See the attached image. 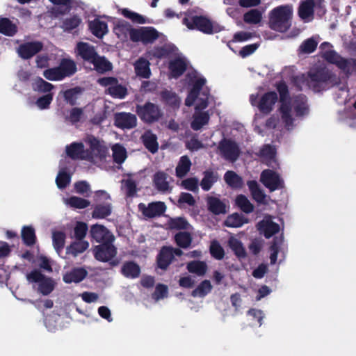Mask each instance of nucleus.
I'll use <instances>...</instances> for the list:
<instances>
[{
    "label": "nucleus",
    "instance_id": "nucleus-1",
    "mask_svg": "<svg viewBox=\"0 0 356 356\" xmlns=\"http://www.w3.org/2000/svg\"><path fill=\"white\" fill-rule=\"evenodd\" d=\"M309 88L316 92L340 83V79L326 67L317 68L308 72Z\"/></svg>",
    "mask_w": 356,
    "mask_h": 356
},
{
    "label": "nucleus",
    "instance_id": "nucleus-2",
    "mask_svg": "<svg viewBox=\"0 0 356 356\" xmlns=\"http://www.w3.org/2000/svg\"><path fill=\"white\" fill-rule=\"evenodd\" d=\"M292 9L289 6H280L273 9L269 15V24L271 29L284 33L291 26L290 19Z\"/></svg>",
    "mask_w": 356,
    "mask_h": 356
},
{
    "label": "nucleus",
    "instance_id": "nucleus-3",
    "mask_svg": "<svg viewBox=\"0 0 356 356\" xmlns=\"http://www.w3.org/2000/svg\"><path fill=\"white\" fill-rule=\"evenodd\" d=\"M183 24L188 29H197L205 34H213L220 31L218 26H214L213 22L205 16L194 15L191 17H184Z\"/></svg>",
    "mask_w": 356,
    "mask_h": 356
},
{
    "label": "nucleus",
    "instance_id": "nucleus-4",
    "mask_svg": "<svg viewBox=\"0 0 356 356\" xmlns=\"http://www.w3.org/2000/svg\"><path fill=\"white\" fill-rule=\"evenodd\" d=\"M322 57L327 62L335 65L346 74L356 72V58H345L334 50L325 51Z\"/></svg>",
    "mask_w": 356,
    "mask_h": 356
},
{
    "label": "nucleus",
    "instance_id": "nucleus-5",
    "mask_svg": "<svg viewBox=\"0 0 356 356\" xmlns=\"http://www.w3.org/2000/svg\"><path fill=\"white\" fill-rule=\"evenodd\" d=\"M114 241H111L95 245L93 248L95 258L102 262H110L112 266L118 264V260H112L117 254V248L113 244Z\"/></svg>",
    "mask_w": 356,
    "mask_h": 356
},
{
    "label": "nucleus",
    "instance_id": "nucleus-6",
    "mask_svg": "<svg viewBox=\"0 0 356 356\" xmlns=\"http://www.w3.org/2000/svg\"><path fill=\"white\" fill-rule=\"evenodd\" d=\"M29 282L38 283V292L43 296L50 294L54 289L55 283L52 278L45 276L39 270H33L26 275Z\"/></svg>",
    "mask_w": 356,
    "mask_h": 356
},
{
    "label": "nucleus",
    "instance_id": "nucleus-7",
    "mask_svg": "<svg viewBox=\"0 0 356 356\" xmlns=\"http://www.w3.org/2000/svg\"><path fill=\"white\" fill-rule=\"evenodd\" d=\"M136 113L142 121L146 123L157 122L162 116L159 107L152 102H146L144 105H137Z\"/></svg>",
    "mask_w": 356,
    "mask_h": 356
},
{
    "label": "nucleus",
    "instance_id": "nucleus-8",
    "mask_svg": "<svg viewBox=\"0 0 356 356\" xmlns=\"http://www.w3.org/2000/svg\"><path fill=\"white\" fill-rule=\"evenodd\" d=\"M218 148L221 156L231 162H235L241 154L238 145L230 138H222L219 142Z\"/></svg>",
    "mask_w": 356,
    "mask_h": 356
},
{
    "label": "nucleus",
    "instance_id": "nucleus-9",
    "mask_svg": "<svg viewBox=\"0 0 356 356\" xmlns=\"http://www.w3.org/2000/svg\"><path fill=\"white\" fill-rule=\"evenodd\" d=\"M159 38V33L154 27L142 26L133 31L131 41L147 44L153 43Z\"/></svg>",
    "mask_w": 356,
    "mask_h": 356
},
{
    "label": "nucleus",
    "instance_id": "nucleus-10",
    "mask_svg": "<svg viewBox=\"0 0 356 356\" xmlns=\"http://www.w3.org/2000/svg\"><path fill=\"white\" fill-rule=\"evenodd\" d=\"M260 181L270 191L284 188V181L280 175L273 170H263L261 173Z\"/></svg>",
    "mask_w": 356,
    "mask_h": 356
},
{
    "label": "nucleus",
    "instance_id": "nucleus-11",
    "mask_svg": "<svg viewBox=\"0 0 356 356\" xmlns=\"http://www.w3.org/2000/svg\"><path fill=\"white\" fill-rule=\"evenodd\" d=\"M315 8H322L321 0L317 2L314 0L301 1L298 8V15L304 22H309L314 19Z\"/></svg>",
    "mask_w": 356,
    "mask_h": 356
},
{
    "label": "nucleus",
    "instance_id": "nucleus-12",
    "mask_svg": "<svg viewBox=\"0 0 356 356\" xmlns=\"http://www.w3.org/2000/svg\"><path fill=\"white\" fill-rule=\"evenodd\" d=\"M138 208L143 215L147 218L160 217L164 214L167 209L165 203L161 201L150 202L147 206L140 203Z\"/></svg>",
    "mask_w": 356,
    "mask_h": 356
},
{
    "label": "nucleus",
    "instance_id": "nucleus-13",
    "mask_svg": "<svg viewBox=\"0 0 356 356\" xmlns=\"http://www.w3.org/2000/svg\"><path fill=\"white\" fill-rule=\"evenodd\" d=\"M43 44L40 41L26 42L21 44L17 48V53L20 58L28 60L42 51Z\"/></svg>",
    "mask_w": 356,
    "mask_h": 356
},
{
    "label": "nucleus",
    "instance_id": "nucleus-14",
    "mask_svg": "<svg viewBox=\"0 0 356 356\" xmlns=\"http://www.w3.org/2000/svg\"><path fill=\"white\" fill-rule=\"evenodd\" d=\"M114 125L121 129H131L136 127L137 118L131 113L118 112L114 114Z\"/></svg>",
    "mask_w": 356,
    "mask_h": 356
},
{
    "label": "nucleus",
    "instance_id": "nucleus-15",
    "mask_svg": "<svg viewBox=\"0 0 356 356\" xmlns=\"http://www.w3.org/2000/svg\"><path fill=\"white\" fill-rule=\"evenodd\" d=\"M75 53L77 57L90 64L98 54L93 45L86 42H77Z\"/></svg>",
    "mask_w": 356,
    "mask_h": 356
},
{
    "label": "nucleus",
    "instance_id": "nucleus-16",
    "mask_svg": "<svg viewBox=\"0 0 356 356\" xmlns=\"http://www.w3.org/2000/svg\"><path fill=\"white\" fill-rule=\"evenodd\" d=\"M91 238L100 244L115 240L114 235L104 225L95 224L90 230Z\"/></svg>",
    "mask_w": 356,
    "mask_h": 356
},
{
    "label": "nucleus",
    "instance_id": "nucleus-17",
    "mask_svg": "<svg viewBox=\"0 0 356 356\" xmlns=\"http://www.w3.org/2000/svg\"><path fill=\"white\" fill-rule=\"evenodd\" d=\"M66 154L72 160H84L89 158V150H85L82 143L74 142L67 145Z\"/></svg>",
    "mask_w": 356,
    "mask_h": 356
},
{
    "label": "nucleus",
    "instance_id": "nucleus-18",
    "mask_svg": "<svg viewBox=\"0 0 356 356\" xmlns=\"http://www.w3.org/2000/svg\"><path fill=\"white\" fill-rule=\"evenodd\" d=\"M277 95L275 91L264 93L258 104V108L264 114L270 113L277 101Z\"/></svg>",
    "mask_w": 356,
    "mask_h": 356
},
{
    "label": "nucleus",
    "instance_id": "nucleus-19",
    "mask_svg": "<svg viewBox=\"0 0 356 356\" xmlns=\"http://www.w3.org/2000/svg\"><path fill=\"white\" fill-rule=\"evenodd\" d=\"M173 260L174 257L170 246H163L156 256L157 267L163 270H166Z\"/></svg>",
    "mask_w": 356,
    "mask_h": 356
},
{
    "label": "nucleus",
    "instance_id": "nucleus-20",
    "mask_svg": "<svg viewBox=\"0 0 356 356\" xmlns=\"http://www.w3.org/2000/svg\"><path fill=\"white\" fill-rule=\"evenodd\" d=\"M170 178L168 174L163 171H157L153 176V184L155 188L163 193L170 192L171 188L168 179Z\"/></svg>",
    "mask_w": 356,
    "mask_h": 356
},
{
    "label": "nucleus",
    "instance_id": "nucleus-21",
    "mask_svg": "<svg viewBox=\"0 0 356 356\" xmlns=\"http://www.w3.org/2000/svg\"><path fill=\"white\" fill-rule=\"evenodd\" d=\"M88 275V271L82 268L77 267L72 268L70 271L67 272L63 277L64 282L67 284L79 283L83 281Z\"/></svg>",
    "mask_w": 356,
    "mask_h": 356
},
{
    "label": "nucleus",
    "instance_id": "nucleus-22",
    "mask_svg": "<svg viewBox=\"0 0 356 356\" xmlns=\"http://www.w3.org/2000/svg\"><path fill=\"white\" fill-rule=\"evenodd\" d=\"M206 201L208 210L213 214L220 215L227 213V206L225 203L218 197L208 196Z\"/></svg>",
    "mask_w": 356,
    "mask_h": 356
},
{
    "label": "nucleus",
    "instance_id": "nucleus-23",
    "mask_svg": "<svg viewBox=\"0 0 356 356\" xmlns=\"http://www.w3.org/2000/svg\"><path fill=\"white\" fill-rule=\"evenodd\" d=\"M168 68L172 76L177 79L186 72L187 64L183 58H176L170 61Z\"/></svg>",
    "mask_w": 356,
    "mask_h": 356
},
{
    "label": "nucleus",
    "instance_id": "nucleus-24",
    "mask_svg": "<svg viewBox=\"0 0 356 356\" xmlns=\"http://www.w3.org/2000/svg\"><path fill=\"white\" fill-rule=\"evenodd\" d=\"M162 102L174 109L179 108L181 99L173 91L165 89L160 93Z\"/></svg>",
    "mask_w": 356,
    "mask_h": 356
},
{
    "label": "nucleus",
    "instance_id": "nucleus-25",
    "mask_svg": "<svg viewBox=\"0 0 356 356\" xmlns=\"http://www.w3.org/2000/svg\"><path fill=\"white\" fill-rule=\"evenodd\" d=\"M145 147L152 154L156 153L159 149L157 136L151 131H145L141 136Z\"/></svg>",
    "mask_w": 356,
    "mask_h": 356
},
{
    "label": "nucleus",
    "instance_id": "nucleus-26",
    "mask_svg": "<svg viewBox=\"0 0 356 356\" xmlns=\"http://www.w3.org/2000/svg\"><path fill=\"white\" fill-rule=\"evenodd\" d=\"M58 67L64 79L72 76L77 71L76 63L70 58H62L58 65Z\"/></svg>",
    "mask_w": 356,
    "mask_h": 356
},
{
    "label": "nucleus",
    "instance_id": "nucleus-27",
    "mask_svg": "<svg viewBox=\"0 0 356 356\" xmlns=\"http://www.w3.org/2000/svg\"><path fill=\"white\" fill-rule=\"evenodd\" d=\"M89 29L92 33L98 38H102L108 31L107 23L99 19L90 22Z\"/></svg>",
    "mask_w": 356,
    "mask_h": 356
},
{
    "label": "nucleus",
    "instance_id": "nucleus-28",
    "mask_svg": "<svg viewBox=\"0 0 356 356\" xmlns=\"http://www.w3.org/2000/svg\"><path fill=\"white\" fill-rule=\"evenodd\" d=\"M121 273L125 277L135 279L139 277L140 268L134 261H126L122 266Z\"/></svg>",
    "mask_w": 356,
    "mask_h": 356
},
{
    "label": "nucleus",
    "instance_id": "nucleus-29",
    "mask_svg": "<svg viewBox=\"0 0 356 356\" xmlns=\"http://www.w3.org/2000/svg\"><path fill=\"white\" fill-rule=\"evenodd\" d=\"M259 229L266 238H269L280 232L279 224L272 220H262L259 223Z\"/></svg>",
    "mask_w": 356,
    "mask_h": 356
},
{
    "label": "nucleus",
    "instance_id": "nucleus-30",
    "mask_svg": "<svg viewBox=\"0 0 356 356\" xmlns=\"http://www.w3.org/2000/svg\"><path fill=\"white\" fill-rule=\"evenodd\" d=\"M91 64L93 65L95 70L99 74L106 73L113 69L112 63L106 57L99 56L98 54Z\"/></svg>",
    "mask_w": 356,
    "mask_h": 356
},
{
    "label": "nucleus",
    "instance_id": "nucleus-31",
    "mask_svg": "<svg viewBox=\"0 0 356 356\" xmlns=\"http://www.w3.org/2000/svg\"><path fill=\"white\" fill-rule=\"evenodd\" d=\"M175 46L164 44L154 47L149 54L154 58L162 59L170 57L175 51Z\"/></svg>",
    "mask_w": 356,
    "mask_h": 356
},
{
    "label": "nucleus",
    "instance_id": "nucleus-32",
    "mask_svg": "<svg viewBox=\"0 0 356 356\" xmlns=\"http://www.w3.org/2000/svg\"><path fill=\"white\" fill-rule=\"evenodd\" d=\"M17 32V26L7 17L0 18V33L6 36H13Z\"/></svg>",
    "mask_w": 356,
    "mask_h": 356
},
{
    "label": "nucleus",
    "instance_id": "nucleus-33",
    "mask_svg": "<svg viewBox=\"0 0 356 356\" xmlns=\"http://www.w3.org/2000/svg\"><path fill=\"white\" fill-rule=\"evenodd\" d=\"M191 165V159L188 156H181L175 168L176 176L179 178L185 177L190 171Z\"/></svg>",
    "mask_w": 356,
    "mask_h": 356
},
{
    "label": "nucleus",
    "instance_id": "nucleus-34",
    "mask_svg": "<svg viewBox=\"0 0 356 356\" xmlns=\"http://www.w3.org/2000/svg\"><path fill=\"white\" fill-rule=\"evenodd\" d=\"M224 179L232 188H241L243 184L242 177L232 170H228L225 173Z\"/></svg>",
    "mask_w": 356,
    "mask_h": 356
},
{
    "label": "nucleus",
    "instance_id": "nucleus-35",
    "mask_svg": "<svg viewBox=\"0 0 356 356\" xmlns=\"http://www.w3.org/2000/svg\"><path fill=\"white\" fill-rule=\"evenodd\" d=\"M204 177L200 182V186L203 191H208L211 189L214 183L218 181V175L211 170H207L204 172Z\"/></svg>",
    "mask_w": 356,
    "mask_h": 356
},
{
    "label": "nucleus",
    "instance_id": "nucleus-36",
    "mask_svg": "<svg viewBox=\"0 0 356 356\" xmlns=\"http://www.w3.org/2000/svg\"><path fill=\"white\" fill-rule=\"evenodd\" d=\"M228 245L239 260L246 258L247 253L241 241L232 237L228 241Z\"/></svg>",
    "mask_w": 356,
    "mask_h": 356
},
{
    "label": "nucleus",
    "instance_id": "nucleus-37",
    "mask_svg": "<svg viewBox=\"0 0 356 356\" xmlns=\"http://www.w3.org/2000/svg\"><path fill=\"white\" fill-rule=\"evenodd\" d=\"M89 247V243L86 241L81 240L71 243L66 248V253L76 257L79 254L83 253Z\"/></svg>",
    "mask_w": 356,
    "mask_h": 356
},
{
    "label": "nucleus",
    "instance_id": "nucleus-38",
    "mask_svg": "<svg viewBox=\"0 0 356 356\" xmlns=\"http://www.w3.org/2000/svg\"><path fill=\"white\" fill-rule=\"evenodd\" d=\"M210 116L207 111L195 113L191 122V127L194 131L200 130L203 126L209 122Z\"/></svg>",
    "mask_w": 356,
    "mask_h": 356
},
{
    "label": "nucleus",
    "instance_id": "nucleus-39",
    "mask_svg": "<svg viewBox=\"0 0 356 356\" xmlns=\"http://www.w3.org/2000/svg\"><path fill=\"white\" fill-rule=\"evenodd\" d=\"M112 212V207L110 203L98 204L92 212V217L95 219H103L110 216Z\"/></svg>",
    "mask_w": 356,
    "mask_h": 356
},
{
    "label": "nucleus",
    "instance_id": "nucleus-40",
    "mask_svg": "<svg viewBox=\"0 0 356 356\" xmlns=\"http://www.w3.org/2000/svg\"><path fill=\"white\" fill-rule=\"evenodd\" d=\"M247 184L252 198L258 203H263L265 200L266 195L260 188L257 181L254 180L248 181Z\"/></svg>",
    "mask_w": 356,
    "mask_h": 356
},
{
    "label": "nucleus",
    "instance_id": "nucleus-41",
    "mask_svg": "<svg viewBox=\"0 0 356 356\" xmlns=\"http://www.w3.org/2000/svg\"><path fill=\"white\" fill-rule=\"evenodd\" d=\"M186 268L189 273L203 276L207 271V265L204 261H192L187 264Z\"/></svg>",
    "mask_w": 356,
    "mask_h": 356
},
{
    "label": "nucleus",
    "instance_id": "nucleus-42",
    "mask_svg": "<svg viewBox=\"0 0 356 356\" xmlns=\"http://www.w3.org/2000/svg\"><path fill=\"white\" fill-rule=\"evenodd\" d=\"M22 238L26 245H33L36 241L35 229L31 226H24L22 229Z\"/></svg>",
    "mask_w": 356,
    "mask_h": 356
},
{
    "label": "nucleus",
    "instance_id": "nucleus-43",
    "mask_svg": "<svg viewBox=\"0 0 356 356\" xmlns=\"http://www.w3.org/2000/svg\"><path fill=\"white\" fill-rule=\"evenodd\" d=\"M212 285L209 280H205L200 282V284L191 292L193 297L203 298L209 293L212 290Z\"/></svg>",
    "mask_w": 356,
    "mask_h": 356
},
{
    "label": "nucleus",
    "instance_id": "nucleus-44",
    "mask_svg": "<svg viewBox=\"0 0 356 356\" xmlns=\"http://www.w3.org/2000/svg\"><path fill=\"white\" fill-rule=\"evenodd\" d=\"M54 86L51 83L44 81L41 77H37L32 83V88L34 91L39 92L51 93V90Z\"/></svg>",
    "mask_w": 356,
    "mask_h": 356
},
{
    "label": "nucleus",
    "instance_id": "nucleus-45",
    "mask_svg": "<svg viewBox=\"0 0 356 356\" xmlns=\"http://www.w3.org/2000/svg\"><path fill=\"white\" fill-rule=\"evenodd\" d=\"M192 236L189 232H179L175 235L176 244L181 248H188L192 242Z\"/></svg>",
    "mask_w": 356,
    "mask_h": 356
},
{
    "label": "nucleus",
    "instance_id": "nucleus-46",
    "mask_svg": "<svg viewBox=\"0 0 356 356\" xmlns=\"http://www.w3.org/2000/svg\"><path fill=\"white\" fill-rule=\"evenodd\" d=\"M106 92L113 98L123 99L127 95V89L118 82L113 86L107 88Z\"/></svg>",
    "mask_w": 356,
    "mask_h": 356
},
{
    "label": "nucleus",
    "instance_id": "nucleus-47",
    "mask_svg": "<svg viewBox=\"0 0 356 356\" xmlns=\"http://www.w3.org/2000/svg\"><path fill=\"white\" fill-rule=\"evenodd\" d=\"M236 204L245 213H250L254 211V205L244 195H237L236 198Z\"/></svg>",
    "mask_w": 356,
    "mask_h": 356
},
{
    "label": "nucleus",
    "instance_id": "nucleus-48",
    "mask_svg": "<svg viewBox=\"0 0 356 356\" xmlns=\"http://www.w3.org/2000/svg\"><path fill=\"white\" fill-rule=\"evenodd\" d=\"M65 234L61 231H56L53 232L52 241L53 245L58 254L63 250L65 242Z\"/></svg>",
    "mask_w": 356,
    "mask_h": 356
},
{
    "label": "nucleus",
    "instance_id": "nucleus-49",
    "mask_svg": "<svg viewBox=\"0 0 356 356\" xmlns=\"http://www.w3.org/2000/svg\"><path fill=\"white\" fill-rule=\"evenodd\" d=\"M136 74L143 78H149L150 75V69L149 62L143 58H140L135 65Z\"/></svg>",
    "mask_w": 356,
    "mask_h": 356
},
{
    "label": "nucleus",
    "instance_id": "nucleus-50",
    "mask_svg": "<svg viewBox=\"0 0 356 356\" xmlns=\"http://www.w3.org/2000/svg\"><path fill=\"white\" fill-rule=\"evenodd\" d=\"M168 225L170 229L186 230L188 229L190 224L184 217H177L170 218L168 221Z\"/></svg>",
    "mask_w": 356,
    "mask_h": 356
},
{
    "label": "nucleus",
    "instance_id": "nucleus-51",
    "mask_svg": "<svg viewBox=\"0 0 356 356\" xmlns=\"http://www.w3.org/2000/svg\"><path fill=\"white\" fill-rule=\"evenodd\" d=\"M262 19V14L258 9H251L243 15V21L250 24H257Z\"/></svg>",
    "mask_w": 356,
    "mask_h": 356
},
{
    "label": "nucleus",
    "instance_id": "nucleus-52",
    "mask_svg": "<svg viewBox=\"0 0 356 356\" xmlns=\"http://www.w3.org/2000/svg\"><path fill=\"white\" fill-rule=\"evenodd\" d=\"M81 23V19L77 15H73L65 19L61 27L64 31L70 32L77 28Z\"/></svg>",
    "mask_w": 356,
    "mask_h": 356
},
{
    "label": "nucleus",
    "instance_id": "nucleus-53",
    "mask_svg": "<svg viewBox=\"0 0 356 356\" xmlns=\"http://www.w3.org/2000/svg\"><path fill=\"white\" fill-rule=\"evenodd\" d=\"M121 13L124 17L131 19L134 23L140 24L147 23V19L144 16L140 15L139 13L131 11L128 8L122 9Z\"/></svg>",
    "mask_w": 356,
    "mask_h": 356
},
{
    "label": "nucleus",
    "instance_id": "nucleus-54",
    "mask_svg": "<svg viewBox=\"0 0 356 356\" xmlns=\"http://www.w3.org/2000/svg\"><path fill=\"white\" fill-rule=\"evenodd\" d=\"M66 203L70 207L75 209H85L90 205V202L82 197L71 196L66 200Z\"/></svg>",
    "mask_w": 356,
    "mask_h": 356
},
{
    "label": "nucleus",
    "instance_id": "nucleus-55",
    "mask_svg": "<svg viewBox=\"0 0 356 356\" xmlns=\"http://www.w3.org/2000/svg\"><path fill=\"white\" fill-rule=\"evenodd\" d=\"M209 252L211 255L217 260H221L224 258L225 250L220 243L216 240L211 241Z\"/></svg>",
    "mask_w": 356,
    "mask_h": 356
},
{
    "label": "nucleus",
    "instance_id": "nucleus-56",
    "mask_svg": "<svg viewBox=\"0 0 356 356\" xmlns=\"http://www.w3.org/2000/svg\"><path fill=\"white\" fill-rule=\"evenodd\" d=\"M246 222L242 215L234 213L227 217L225 224L229 227H239Z\"/></svg>",
    "mask_w": 356,
    "mask_h": 356
},
{
    "label": "nucleus",
    "instance_id": "nucleus-57",
    "mask_svg": "<svg viewBox=\"0 0 356 356\" xmlns=\"http://www.w3.org/2000/svg\"><path fill=\"white\" fill-rule=\"evenodd\" d=\"M257 155L261 158L272 161L275 157L276 150L272 145L266 144L262 146Z\"/></svg>",
    "mask_w": 356,
    "mask_h": 356
},
{
    "label": "nucleus",
    "instance_id": "nucleus-58",
    "mask_svg": "<svg viewBox=\"0 0 356 356\" xmlns=\"http://www.w3.org/2000/svg\"><path fill=\"white\" fill-rule=\"evenodd\" d=\"M127 158V151L124 147L115 145L113 147V159L118 164H122Z\"/></svg>",
    "mask_w": 356,
    "mask_h": 356
},
{
    "label": "nucleus",
    "instance_id": "nucleus-59",
    "mask_svg": "<svg viewBox=\"0 0 356 356\" xmlns=\"http://www.w3.org/2000/svg\"><path fill=\"white\" fill-rule=\"evenodd\" d=\"M43 76L49 81H60L64 79L58 66L45 70L43 72Z\"/></svg>",
    "mask_w": 356,
    "mask_h": 356
},
{
    "label": "nucleus",
    "instance_id": "nucleus-60",
    "mask_svg": "<svg viewBox=\"0 0 356 356\" xmlns=\"http://www.w3.org/2000/svg\"><path fill=\"white\" fill-rule=\"evenodd\" d=\"M317 44L318 43L314 39L308 38L300 44L299 51L301 54H311L316 50Z\"/></svg>",
    "mask_w": 356,
    "mask_h": 356
},
{
    "label": "nucleus",
    "instance_id": "nucleus-61",
    "mask_svg": "<svg viewBox=\"0 0 356 356\" xmlns=\"http://www.w3.org/2000/svg\"><path fill=\"white\" fill-rule=\"evenodd\" d=\"M115 30L124 35L129 34V38L131 40L133 31L136 30V29L132 27V26L129 22L126 21H121L116 24Z\"/></svg>",
    "mask_w": 356,
    "mask_h": 356
},
{
    "label": "nucleus",
    "instance_id": "nucleus-62",
    "mask_svg": "<svg viewBox=\"0 0 356 356\" xmlns=\"http://www.w3.org/2000/svg\"><path fill=\"white\" fill-rule=\"evenodd\" d=\"M80 92L81 88L79 87L68 89L64 92V99L71 106H74L76 103V96Z\"/></svg>",
    "mask_w": 356,
    "mask_h": 356
},
{
    "label": "nucleus",
    "instance_id": "nucleus-63",
    "mask_svg": "<svg viewBox=\"0 0 356 356\" xmlns=\"http://www.w3.org/2000/svg\"><path fill=\"white\" fill-rule=\"evenodd\" d=\"M70 175L64 170L60 171L56 179V185L60 189L65 188L70 183Z\"/></svg>",
    "mask_w": 356,
    "mask_h": 356
},
{
    "label": "nucleus",
    "instance_id": "nucleus-64",
    "mask_svg": "<svg viewBox=\"0 0 356 356\" xmlns=\"http://www.w3.org/2000/svg\"><path fill=\"white\" fill-rule=\"evenodd\" d=\"M88 225L86 222H78L74 229V237L76 240H83L87 233Z\"/></svg>",
    "mask_w": 356,
    "mask_h": 356
}]
</instances>
